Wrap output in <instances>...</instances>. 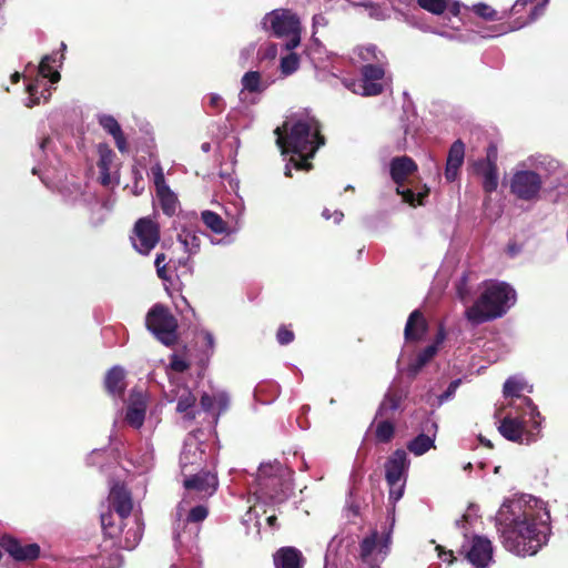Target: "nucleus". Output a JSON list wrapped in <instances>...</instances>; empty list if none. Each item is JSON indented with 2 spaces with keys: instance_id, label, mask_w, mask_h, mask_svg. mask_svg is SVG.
<instances>
[{
  "instance_id": "052dcab7",
  "label": "nucleus",
  "mask_w": 568,
  "mask_h": 568,
  "mask_svg": "<svg viewBox=\"0 0 568 568\" xmlns=\"http://www.w3.org/2000/svg\"><path fill=\"white\" fill-rule=\"evenodd\" d=\"M326 24H327V20L323 14L314 16L313 17V28H314L313 37L315 36L316 29L318 27H325Z\"/></svg>"
},
{
  "instance_id": "a18cd8bd",
  "label": "nucleus",
  "mask_w": 568,
  "mask_h": 568,
  "mask_svg": "<svg viewBox=\"0 0 568 568\" xmlns=\"http://www.w3.org/2000/svg\"><path fill=\"white\" fill-rule=\"evenodd\" d=\"M399 406V397L395 394L388 393L386 394L383 403L379 407V414L382 415L386 410H396Z\"/></svg>"
},
{
  "instance_id": "4be33fe9",
  "label": "nucleus",
  "mask_w": 568,
  "mask_h": 568,
  "mask_svg": "<svg viewBox=\"0 0 568 568\" xmlns=\"http://www.w3.org/2000/svg\"><path fill=\"white\" fill-rule=\"evenodd\" d=\"M352 60L363 65L387 63L385 54L375 44L358 45L353 50Z\"/></svg>"
},
{
  "instance_id": "49530a36",
  "label": "nucleus",
  "mask_w": 568,
  "mask_h": 568,
  "mask_svg": "<svg viewBox=\"0 0 568 568\" xmlns=\"http://www.w3.org/2000/svg\"><path fill=\"white\" fill-rule=\"evenodd\" d=\"M123 564L122 556L119 552H112L108 557H101V568H121Z\"/></svg>"
},
{
  "instance_id": "4c0bfd02",
  "label": "nucleus",
  "mask_w": 568,
  "mask_h": 568,
  "mask_svg": "<svg viewBox=\"0 0 568 568\" xmlns=\"http://www.w3.org/2000/svg\"><path fill=\"white\" fill-rule=\"evenodd\" d=\"M156 194L161 201L163 211L168 215L173 214L176 209V197H175L174 193L170 190V187L165 186V191L158 190Z\"/></svg>"
},
{
  "instance_id": "b1692460",
  "label": "nucleus",
  "mask_w": 568,
  "mask_h": 568,
  "mask_svg": "<svg viewBox=\"0 0 568 568\" xmlns=\"http://www.w3.org/2000/svg\"><path fill=\"white\" fill-rule=\"evenodd\" d=\"M145 408L146 402L144 395L142 393L132 394L125 415L128 424L134 428H140L144 422Z\"/></svg>"
},
{
  "instance_id": "dca6fc26",
  "label": "nucleus",
  "mask_w": 568,
  "mask_h": 568,
  "mask_svg": "<svg viewBox=\"0 0 568 568\" xmlns=\"http://www.w3.org/2000/svg\"><path fill=\"white\" fill-rule=\"evenodd\" d=\"M165 398L168 402H176V410L180 414H184L186 418H195V403L196 397L187 386L176 385L170 390L165 392Z\"/></svg>"
},
{
  "instance_id": "412c9836",
  "label": "nucleus",
  "mask_w": 568,
  "mask_h": 568,
  "mask_svg": "<svg viewBox=\"0 0 568 568\" xmlns=\"http://www.w3.org/2000/svg\"><path fill=\"white\" fill-rule=\"evenodd\" d=\"M273 564L275 568H304L305 558L300 549L285 546L274 552Z\"/></svg>"
},
{
  "instance_id": "c756f323",
  "label": "nucleus",
  "mask_w": 568,
  "mask_h": 568,
  "mask_svg": "<svg viewBox=\"0 0 568 568\" xmlns=\"http://www.w3.org/2000/svg\"><path fill=\"white\" fill-rule=\"evenodd\" d=\"M417 3L420 8L433 14H442L445 11L453 17L459 14V3L452 0H417Z\"/></svg>"
},
{
  "instance_id": "4d7b16f0",
  "label": "nucleus",
  "mask_w": 568,
  "mask_h": 568,
  "mask_svg": "<svg viewBox=\"0 0 568 568\" xmlns=\"http://www.w3.org/2000/svg\"><path fill=\"white\" fill-rule=\"evenodd\" d=\"M258 55L262 57V59H274L277 55V45L274 43L266 44L260 50Z\"/></svg>"
},
{
  "instance_id": "1a4fd4ad",
  "label": "nucleus",
  "mask_w": 568,
  "mask_h": 568,
  "mask_svg": "<svg viewBox=\"0 0 568 568\" xmlns=\"http://www.w3.org/2000/svg\"><path fill=\"white\" fill-rule=\"evenodd\" d=\"M146 327L164 345H173L176 342L178 323L168 308L156 305L146 316Z\"/></svg>"
},
{
  "instance_id": "e2e57ef3",
  "label": "nucleus",
  "mask_w": 568,
  "mask_h": 568,
  "mask_svg": "<svg viewBox=\"0 0 568 568\" xmlns=\"http://www.w3.org/2000/svg\"><path fill=\"white\" fill-rule=\"evenodd\" d=\"M210 105L215 108V109H220L223 106V100L221 98V95L216 94V93H211L210 97Z\"/></svg>"
},
{
  "instance_id": "864d4df0",
  "label": "nucleus",
  "mask_w": 568,
  "mask_h": 568,
  "mask_svg": "<svg viewBox=\"0 0 568 568\" xmlns=\"http://www.w3.org/2000/svg\"><path fill=\"white\" fill-rule=\"evenodd\" d=\"M170 367H171V369L181 373V372H184L185 369H187L189 364L184 358H182L178 355H173L171 363H170Z\"/></svg>"
},
{
  "instance_id": "cd10ccee",
  "label": "nucleus",
  "mask_w": 568,
  "mask_h": 568,
  "mask_svg": "<svg viewBox=\"0 0 568 568\" xmlns=\"http://www.w3.org/2000/svg\"><path fill=\"white\" fill-rule=\"evenodd\" d=\"M445 333L440 328L436 335L435 343L427 346L419 355L416 361L409 365V373L416 375L424 365H426L437 353L438 346L444 342Z\"/></svg>"
},
{
  "instance_id": "09e8293b",
  "label": "nucleus",
  "mask_w": 568,
  "mask_h": 568,
  "mask_svg": "<svg viewBox=\"0 0 568 568\" xmlns=\"http://www.w3.org/2000/svg\"><path fill=\"white\" fill-rule=\"evenodd\" d=\"M28 93H29V98L26 102V105L28 108H32L33 105L38 104L40 102V99L41 97L38 95V89H39V85L38 83H29L28 87Z\"/></svg>"
},
{
  "instance_id": "72a5a7b5",
  "label": "nucleus",
  "mask_w": 568,
  "mask_h": 568,
  "mask_svg": "<svg viewBox=\"0 0 568 568\" xmlns=\"http://www.w3.org/2000/svg\"><path fill=\"white\" fill-rule=\"evenodd\" d=\"M178 240L187 254L192 255L199 252L201 246V237L194 231L183 230L179 234Z\"/></svg>"
},
{
  "instance_id": "9b49d317",
  "label": "nucleus",
  "mask_w": 568,
  "mask_h": 568,
  "mask_svg": "<svg viewBox=\"0 0 568 568\" xmlns=\"http://www.w3.org/2000/svg\"><path fill=\"white\" fill-rule=\"evenodd\" d=\"M417 170L416 163L408 156L395 158L390 162V175L393 181L397 184V193L403 196V200L412 205L416 202L422 204L425 193L416 194L409 189H402L403 183L412 173Z\"/></svg>"
},
{
  "instance_id": "69168bd1",
  "label": "nucleus",
  "mask_w": 568,
  "mask_h": 568,
  "mask_svg": "<svg viewBox=\"0 0 568 568\" xmlns=\"http://www.w3.org/2000/svg\"><path fill=\"white\" fill-rule=\"evenodd\" d=\"M544 12V4L536 6L531 12L530 21L536 20Z\"/></svg>"
},
{
  "instance_id": "5fc2aeb1",
  "label": "nucleus",
  "mask_w": 568,
  "mask_h": 568,
  "mask_svg": "<svg viewBox=\"0 0 568 568\" xmlns=\"http://www.w3.org/2000/svg\"><path fill=\"white\" fill-rule=\"evenodd\" d=\"M276 337H277V341L280 344L286 345L294 339V334L292 331L287 329L286 327H281L277 331Z\"/></svg>"
},
{
  "instance_id": "6e6d98bb",
  "label": "nucleus",
  "mask_w": 568,
  "mask_h": 568,
  "mask_svg": "<svg viewBox=\"0 0 568 568\" xmlns=\"http://www.w3.org/2000/svg\"><path fill=\"white\" fill-rule=\"evenodd\" d=\"M365 9L367 10L369 17L382 20L387 17L385 10L379 8L378 6H375L373 3L365 4Z\"/></svg>"
},
{
  "instance_id": "3c124183",
  "label": "nucleus",
  "mask_w": 568,
  "mask_h": 568,
  "mask_svg": "<svg viewBox=\"0 0 568 568\" xmlns=\"http://www.w3.org/2000/svg\"><path fill=\"white\" fill-rule=\"evenodd\" d=\"M199 338L202 341L203 343V346L207 349V351H213L214 347H215V339H214V336L212 335L211 332L209 331H205V329H202L200 333H199Z\"/></svg>"
},
{
  "instance_id": "c9c22d12",
  "label": "nucleus",
  "mask_w": 568,
  "mask_h": 568,
  "mask_svg": "<svg viewBox=\"0 0 568 568\" xmlns=\"http://www.w3.org/2000/svg\"><path fill=\"white\" fill-rule=\"evenodd\" d=\"M202 220H203L204 224L214 233H217V234L232 233V231L227 227L226 223L222 220V217L212 211H203Z\"/></svg>"
},
{
  "instance_id": "4468645a",
  "label": "nucleus",
  "mask_w": 568,
  "mask_h": 568,
  "mask_svg": "<svg viewBox=\"0 0 568 568\" xmlns=\"http://www.w3.org/2000/svg\"><path fill=\"white\" fill-rule=\"evenodd\" d=\"M542 186L540 175L531 170H517L510 181L511 192L521 200H534Z\"/></svg>"
},
{
  "instance_id": "bf43d9fd",
  "label": "nucleus",
  "mask_w": 568,
  "mask_h": 568,
  "mask_svg": "<svg viewBox=\"0 0 568 568\" xmlns=\"http://www.w3.org/2000/svg\"><path fill=\"white\" fill-rule=\"evenodd\" d=\"M113 139L115 141V144H116L119 151L122 153L125 152L126 151V141H125L122 130L119 132V134H114Z\"/></svg>"
},
{
  "instance_id": "9d476101",
  "label": "nucleus",
  "mask_w": 568,
  "mask_h": 568,
  "mask_svg": "<svg viewBox=\"0 0 568 568\" xmlns=\"http://www.w3.org/2000/svg\"><path fill=\"white\" fill-rule=\"evenodd\" d=\"M389 544V534L381 536L377 531H372L363 538L359 545L361 568H379L388 554Z\"/></svg>"
},
{
  "instance_id": "6e6552de",
  "label": "nucleus",
  "mask_w": 568,
  "mask_h": 568,
  "mask_svg": "<svg viewBox=\"0 0 568 568\" xmlns=\"http://www.w3.org/2000/svg\"><path fill=\"white\" fill-rule=\"evenodd\" d=\"M409 467L407 454L403 449L395 450L385 464V476L389 486V500L398 501L406 483V475Z\"/></svg>"
},
{
  "instance_id": "f8f14e48",
  "label": "nucleus",
  "mask_w": 568,
  "mask_h": 568,
  "mask_svg": "<svg viewBox=\"0 0 568 568\" xmlns=\"http://www.w3.org/2000/svg\"><path fill=\"white\" fill-rule=\"evenodd\" d=\"M463 554L474 568H488L494 561L491 541L484 536L475 535L463 544Z\"/></svg>"
},
{
  "instance_id": "680f3d73",
  "label": "nucleus",
  "mask_w": 568,
  "mask_h": 568,
  "mask_svg": "<svg viewBox=\"0 0 568 568\" xmlns=\"http://www.w3.org/2000/svg\"><path fill=\"white\" fill-rule=\"evenodd\" d=\"M436 549L438 550V557L444 560V561H447L449 564L453 562L454 560V555H453V551H445L440 546H437Z\"/></svg>"
},
{
  "instance_id": "e433bc0d",
  "label": "nucleus",
  "mask_w": 568,
  "mask_h": 568,
  "mask_svg": "<svg viewBox=\"0 0 568 568\" xmlns=\"http://www.w3.org/2000/svg\"><path fill=\"white\" fill-rule=\"evenodd\" d=\"M98 152L100 156L99 168L101 170L103 183H106L114 153L106 144H100Z\"/></svg>"
},
{
  "instance_id": "774afa93",
  "label": "nucleus",
  "mask_w": 568,
  "mask_h": 568,
  "mask_svg": "<svg viewBox=\"0 0 568 568\" xmlns=\"http://www.w3.org/2000/svg\"><path fill=\"white\" fill-rule=\"evenodd\" d=\"M344 214L341 211H334L332 213V217L334 219L335 223H339L343 219Z\"/></svg>"
},
{
  "instance_id": "393cba45",
  "label": "nucleus",
  "mask_w": 568,
  "mask_h": 568,
  "mask_svg": "<svg viewBox=\"0 0 568 568\" xmlns=\"http://www.w3.org/2000/svg\"><path fill=\"white\" fill-rule=\"evenodd\" d=\"M202 459L203 450L200 448V444L194 437H189L184 443L183 450L180 456V465L183 475H186L189 466L201 464Z\"/></svg>"
},
{
  "instance_id": "de8ad7c7",
  "label": "nucleus",
  "mask_w": 568,
  "mask_h": 568,
  "mask_svg": "<svg viewBox=\"0 0 568 568\" xmlns=\"http://www.w3.org/2000/svg\"><path fill=\"white\" fill-rule=\"evenodd\" d=\"M474 11L479 17L486 19V20H495L497 19V12L489 6L484 3H478L474 6Z\"/></svg>"
},
{
  "instance_id": "13d9d810",
  "label": "nucleus",
  "mask_w": 568,
  "mask_h": 568,
  "mask_svg": "<svg viewBox=\"0 0 568 568\" xmlns=\"http://www.w3.org/2000/svg\"><path fill=\"white\" fill-rule=\"evenodd\" d=\"M459 384H460V379L453 381L449 384L447 390L439 396V403L442 404L445 400L449 399L455 394V392L458 388Z\"/></svg>"
},
{
  "instance_id": "58836bf2",
  "label": "nucleus",
  "mask_w": 568,
  "mask_h": 568,
  "mask_svg": "<svg viewBox=\"0 0 568 568\" xmlns=\"http://www.w3.org/2000/svg\"><path fill=\"white\" fill-rule=\"evenodd\" d=\"M300 67V58L296 53H288L281 59L280 70L283 77L293 74Z\"/></svg>"
},
{
  "instance_id": "20e7f679",
  "label": "nucleus",
  "mask_w": 568,
  "mask_h": 568,
  "mask_svg": "<svg viewBox=\"0 0 568 568\" xmlns=\"http://www.w3.org/2000/svg\"><path fill=\"white\" fill-rule=\"evenodd\" d=\"M525 409L516 410L519 417L506 416L498 429L508 440L529 445L540 436L541 416L530 398H524Z\"/></svg>"
},
{
  "instance_id": "0eeeda50",
  "label": "nucleus",
  "mask_w": 568,
  "mask_h": 568,
  "mask_svg": "<svg viewBox=\"0 0 568 568\" xmlns=\"http://www.w3.org/2000/svg\"><path fill=\"white\" fill-rule=\"evenodd\" d=\"M387 63L367 64L361 69V80L345 79L344 85L353 93L363 97L381 94L385 84V68Z\"/></svg>"
},
{
  "instance_id": "a878e982",
  "label": "nucleus",
  "mask_w": 568,
  "mask_h": 568,
  "mask_svg": "<svg viewBox=\"0 0 568 568\" xmlns=\"http://www.w3.org/2000/svg\"><path fill=\"white\" fill-rule=\"evenodd\" d=\"M427 331V323L423 316V314L416 310L414 311L406 323L405 326V339L407 342H417L420 341Z\"/></svg>"
},
{
  "instance_id": "79ce46f5",
  "label": "nucleus",
  "mask_w": 568,
  "mask_h": 568,
  "mask_svg": "<svg viewBox=\"0 0 568 568\" xmlns=\"http://www.w3.org/2000/svg\"><path fill=\"white\" fill-rule=\"evenodd\" d=\"M394 425L387 420L381 422L377 424L376 427V438L379 442L387 443L389 442L394 436Z\"/></svg>"
},
{
  "instance_id": "8fccbe9b",
  "label": "nucleus",
  "mask_w": 568,
  "mask_h": 568,
  "mask_svg": "<svg viewBox=\"0 0 568 568\" xmlns=\"http://www.w3.org/2000/svg\"><path fill=\"white\" fill-rule=\"evenodd\" d=\"M165 255L164 254H158L154 261L156 273L160 278L162 280H169V275L166 272V265L164 264Z\"/></svg>"
},
{
  "instance_id": "473e14b6",
  "label": "nucleus",
  "mask_w": 568,
  "mask_h": 568,
  "mask_svg": "<svg viewBox=\"0 0 568 568\" xmlns=\"http://www.w3.org/2000/svg\"><path fill=\"white\" fill-rule=\"evenodd\" d=\"M122 532L124 534L122 547L125 549H133L138 546L142 537V524L138 518L132 520V525Z\"/></svg>"
},
{
  "instance_id": "a211bd4d",
  "label": "nucleus",
  "mask_w": 568,
  "mask_h": 568,
  "mask_svg": "<svg viewBox=\"0 0 568 568\" xmlns=\"http://www.w3.org/2000/svg\"><path fill=\"white\" fill-rule=\"evenodd\" d=\"M3 549L16 560H33L39 557L40 547L37 544H21L12 537H3L1 541Z\"/></svg>"
},
{
  "instance_id": "f704fd0d",
  "label": "nucleus",
  "mask_w": 568,
  "mask_h": 568,
  "mask_svg": "<svg viewBox=\"0 0 568 568\" xmlns=\"http://www.w3.org/2000/svg\"><path fill=\"white\" fill-rule=\"evenodd\" d=\"M57 57L45 55L39 64V73L43 78H48L51 83H57L60 80V73L57 70Z\"/></svg>"
},
{
  "instance_id": "37998d69",
  "label": "nucleus",
  "mask_w": 568,
  "mask_h": 568,
  "mask_svg": "<svg viewBox=\"0 0 568 568\" xmlns=\"http://www.w3.org/2000/svg\"><path fill=\"white\" fill-rule=\"evenodd\" d=\"M151 174H152V179H153L156 191L158 190L165 191V186H168V184L164 179L163 169L159 163L154 164L151 168Z\"/></svg>"
},
{
  "instance_id": "a19ab883",
  "label": "nucleus",
  "mask_w": 568,
  "mask_h": 568,
  "mask_svg": "<svg viewBox=\"0 0 568 568\" xmlns=\"http://www.w3.org/2000/svg\"><path fill=\"white\" fill-rule=\"evenodd\" d=\"M530 165L536 168H546L549 171L556 172L559 168V163L557 160H551L546 155H537L528 159Z\"/></svg>"
},
{
  "instance_id": "ddd939ff",
  "label": "nucleus",
  "mask_w": 568,
  "mask_h": 568,
  "mask_svg": "<svg viewBox=\"0 0 568 568\" xmlns=\"http://www.w3.org/2000/svg\"><path fill=\"white\" fill-rule=\"evenodd\" d=\"M131 241L139 253L148 255L160 241L159 225L150 217L140 219L134 225Z\"/></svg>"
},
{
  "instance_id": "7c9ffc66",
  "label": "nucleus",
  "mask_w": 568,
  "mask_h": 568,
  "mask_svg": "<svg viewBox=\"0 0 568 568\" xmlns=\"http://www.w3.org/2000/svg\"><path fill=\"white\" fill-rule=\"evenodd\" d=\"M434 429L433 435L419 434L407 444V449L415 456H422L427 453L430 448L435 447V437L437 425L432 423Z\"/></svg>"
},
{
  "instance_id": "c03bdc74",
  "label": "nucleus",
  "mask_w": 568,
  "mask_h": 568,
  "mask_svg": "<svg viewBox=\"0 0 568 568\" xmlns=\"http://www.w3.org/2000/svg\"><path fill=\"white\" fill-rule=\"evenodd\" d=\"M207 508L203 505H199L189 510L186 519L190 523H200L207 517Z\"/></svg>"
},
{
  "instance_id": "338daca9",
  "label": "nucleus",
  "mask_w": 568,
  "mask_h": 568,
  "mask_svg": "<svg viewBox=\"0 0 568 568\" xmlns=\"http://www.w3.org/2000/svg\"><path fill=\"white\" fill-rule=\"evenodd\" d=\"M190 504V501L187 500V497H184L183 500L181 501V504L179 505L178 507V515L179 516H182V514L184 511H186V506Z\"/></svg>"
},
{
  "instance_id": "aec40b11",
  "label": "nucleus",
  "mask_w": 568,
  "mask_h": 568,
  "mask_svg": "<svg viewBox=\"0 0 568 568\" xmlns=\"http://www.w3.org/2000/svg\"><path fill=\"white\" fill-rule=\"evenodd\" d=\"M531 386H529L524 378L518 376L509 377L504 384V396L506 398H511L509 402V406L515 407L516 410L525 409V403L523 402L525 396L523 397L520 394L523 392H531Z\"/></svg>"
},
{
  "instance_id": "6ab92c4d",
  "label": "nucleus",
  "mask_w": 568,
  "mask_h": 568,
  "mask_svg": "<svg viewBox=\"0 0 568 568\" xmlns=\"http://www.w3.org/2000/svg\"><path fill=\"white\" fill-rule=\"evenodd\" d=\"M108 501L121 520H124L130 516L133 507L132 498L131 494L123 485L115 484L111 487Z\"/></svg>"
},
{
  "instance_id": "ea45409f",
  "label": "nucleus",
  "mask_w": 568,
  "mask_h": 568,
  "mask_svg": "<svg viewBox=\"0 0 568 568\" xmlns=\"http://www.w3.org/2000/svg\"><path fill=\"white\" fill-rule=\"evenodd\" d=\"M99 124L112 136L114 134H119L121 131V126L114 116L109 114H99L98 115Z\"/></svg>"
},
{
  "instance_id": "0e129e2a",
  "label": "nucleus",
  "mask_w": 568,
  "mask_h": 568,
  "mask_svg": "<svg viewBox=\"0 0 568 568\" xmlns=\"http://www.w3.org/2000/svg\"><path fill=\"white\" fill-rule=\"evenodd\" d=\"M531 0H517L513 7L514 13H519L520 9L526 7Z\"/></svg>"
},
{
  "instance_id": "f3484780",
  "label": "nucleus",
  "mask_w": 568,
  "mask_h": 568,
  "mask_svg": "<svg viewBox=\"0 0 568 568\" xmlns=\"http://www.w3.org/2000/svg\"><path fill=\"white\" fill-rule=\"evenodd\" d=\"M496 159L497 149L495 146H490L487 152V159L474 164L475 171L483 175V186L486 192H493L498 186Z\"/></svg>"
},
{
  "instance_id": "603ef678",
  "label": "nucleus",
  "mask_w": 568,
  "mask_h": 568,
  "mask_svg": "<svg viewBox=\"0 0 568 568\" xmlns=\"http://www.w3.org/2000/svg\"><path fill=\"white\" fill-rule=\"evenodd\" d=\"M101 525L105 534H108L111 537L115 536V529L113 528L111 514H101Z\"/></svg>"
},
{
  "instance_id": "7ed1b4c3",
  "label": "nucleus",
  "mask_w": 568,
  "mask_h": 568,
  "mask_svg": "<svg viewBox=\"0 0 568 568\" xmlns=\"http://www.w3.org/2000/svg\"><path fill=\"white\" fill-rule=\"evenodd\" d=\"M515 303L516 292L510 285L490 281L485 283L474 305L466 310V317L478 325L501 317Z\"/></svg>"
},
{
  "instance_id": "2f4dec72",
  "label": "nucleus",
  "mask_w": 568,
  "mask_h": 568,
  "mask_svg": "<svg viewBox=\"0 0 568 568\" xmlns=\"http://www.w3.org/2000/svg\"><path fill=\"white\" fill-rule=\"evenodd\" d=\"M125 372L120 366L112 367L105 376V387L109 394L120 396L125 388Z\"/></svg>"
},
{
  "instance_id": "f03ea898",
  "label": "nucleus",
  "mask_w": 568,
  "mask_h": 568,
  "mask_svg": "<svg viewBox=\"0 0 568 568\" xmlns=\"http://www.w3.org/2000/svg\"><path fill=\"white\" fill-rule=\"evenodd\" d=\"M276 143L282 154H292L285 165L284 174L292 176V168L310 171L312 159L318 148L324 144V138L320 134V123L307 111L294 113L286 118L281 128H276Z\"/></svg>"
},
{
  "instance_id": "5701e85b",
  "label": "nucleus",
  "mask_w": 568,
  "mask_h": 568,
  "mask_svg": "<svg viewBox=\"0 0 568 568\" xmlns=\"http://www.w3.org/2000/svg\"><path fill=\"white\" fill-rule=\"evenodd\" d=\"M465 158V144L463 141L457 140L453 143V145L449 149L447 162H446V170H445V178L447 181H454L457 175L460 166L464 163Z\"/></svg>"
},
{
  "instance_id": "f257e3e1",
  "label": "nucleus",
  "mask_w": 568,
  "mask_h": 568,
  "mask_svg": "<svg viewBox=\"0 0 568 568\" xmlns=\"http://www.w3.org/2000/svg\"><path fill=\"white\" fill-rule=\"evenodd\" d=\"M496 520L504 547L521 557L537 554L550 534L549 513L541 500L531 496L506 500Z\"/></svg>"
},
{
  "instance_id": "c85d7f7f",
  "label": "nucleus",
  "mask_w": 568,
  "mask_h": 568,
  "mask_svg": "<svg viewBox=\"0 0 568 568\" xmlns=\"http://www.w3.org/2000/svg\"><path fill=\"white\" fill-rule=\"evenodd\" d=\"M241 98L246 93H262L265 91L270 83L262 79V75L257 71H248L243 74L241 79Z\"/></svg>"
},
{
  "instance_id": "2eb2a0df",
  "label": "nucleus",
  "mask_w": 568,
  "mask_h": 568,
  "mask_svg": "<svg viewBox=\"0 0 568 568\" xmlns=\"http://www.w3.org/2000/svg\"><path fill=\"white\" fill-rule=\"evenodd\" d=\"M184 488L189 494L196 493L201 498L212 496L217 488L216 475L212 471H201L193 476H184Z\"/></svg>"
},
{
  "instance_id": "39448f33",
  "label": "nucleus",
  "mask_w": 568,
  "mask_h": 568,
  "mask_svg": "<svg viewBox=\"0 0 568 568\" xmlns=\"http://www.w3.org/2000/svg\"><path fill=\"white\" fill-rule=\"evenodd\" d=\"M256 489L257 500L272 503L284 501L291 491V473L280 463L262 464L257 471Z\"/></svg>"
},
{
  "instance_id": "423d86ee",
  "label": "nucleus",
  "mask_w": 568,
  "mask_h": 568,
  "mask_svg": "<svg viewBox=\"0 0 568 568\" xmlns=\"http://www.w3.org/2000/svg\"><path fill=\"white\" fill-rule=\"evenodd\" d=\"M263 28L271 30L277 38H288L286 50H293L301 42V22L298 17L286 9H276L263 19Z\"/></svg>"
},
{
  "instance_id": "bb28decb",
  "label": "nucleus",
  "mask_w": 568,
  "mask_h": 568,
  "mask_svg": "<svg viewBox=\"0 0 568 568\" xmlns=\"http://www.w3.org/2000/svg\"><path fill=\"white\" fill-rule=\"evenodd\" d=\"M230 398L229 395L223 392H216L212 396L204 394L201 397V406L205 412H210L219 416L225 412L229 407Z\"/></svg>"
}]
</instances>
